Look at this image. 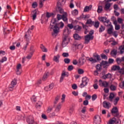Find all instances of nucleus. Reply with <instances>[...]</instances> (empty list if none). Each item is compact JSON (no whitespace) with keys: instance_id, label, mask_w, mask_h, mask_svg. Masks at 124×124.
I'll list each match as a JSON object with an SVG mask.
<instances>
[{"instance_id":"f257e3e1","label":"nucleus","mask_w":124,"mask_h":124,"mask_svg":"<svg viewBox=\"0 0 124 124\" xmlns=\"http://www.w3.org/2000/svg\"><path fill=\"white\" fill-rule=\"evenodd\" d=\"M64 26V24L62 22H61L60 23H57V19H52L49 26L50 29L53 30L52 35L55 37L57 36L58 33H59V31H60V29H62Z\"/></svg>"},{"instance_id":"f03ea898","label":"nucleus","mask_w":124,"mask_h":124,"mask_svg":"<svg viewBox=\"0 0 124 124\" xmlns=\"http://www.w3.org/2000/svg\"><path fill=\"white\" fill-rule=\"evenodd\" d=\"M93 58H94V59ZM93 58L91 57L88 59V61L91 62L92 63H95V62H97L98 61H101L100 56L98 54L93 55Z\"/></svg>"},{"instance_id":"7ed1b4c3","label":"nucleus","mask_w":124,"mask_h":124,"mask_svg":"<svg viewBox=\"0 0 124 124\" xmlns=\"http://www.w3.org/2000/svg\"><path fill=\"white\" fill-rule=\"evenodd\" d=\"M111 113L114 117H116L117 118H119L120 116V113L119 112V109L117 107H114L112 108L111 110Z\"/></svg>"},{"instance_id":"20e7f679","label":"nucleus","mask_w":124,"mask_h":124,"mask_svg":"<svg viewBox=\"0 0 124 124\" xmlns=\"http://www.w3.org/2000/svg\"><path fill=\"white\" fill-rule=\"evenodd\" d=\"M84 44H88L90 43V40H93V36L87 34L84 36Z\"/></svg>"},{"instance_id":"39448f33","label":"nucleus","mask_w":124,"mask_h":124,"mask_svg":"<svg viewBox=\"0 0 124 124\" xmlns=\"http://www.w3.org/2000/svg\"><path fill=\"white\" fill-rule=\"evenodd\" d=\"M89 82V78H82V83L80 84L79 87L80 88H84V87L87 86L88 85V83Z\"/></svg>"},{"instance_id":"423d86ee","label":"nucleus","mask_w":124,"mask_h":124,"mask_svg":"<svg viewBox=\"0 0 124 124\" xmlns=\"http://www.w3.org/2000/svg\"><path fill=\"white\" fill-rule=\"evenodd\" d=\"M27 122L28 124H37V123L34 121V118L32 116L28 117Z\"/></svg>"},{"instance_id":"0eeeda50","label":"nucleus","mask_w":124,"mask_h":124,"mask_svg":"<svg viewBox=\"0 0 124 124\" xmlns=\"http://www.w3.org/2000/svg\"><path fill=\"white\" fill-rule=\"evenodd\" d=\"M68 42H69V40L67 39V37L66 36L63 39V41L62 42V47H66L67 44H68Z\"/></svg>"},{"instance_id":"6e6552de","label":"nucleus","mask_w":124,"mask_h":124,"mask_svg":"<svg viewBox=\"0 0 124 124\" xmlns=\"http://www.w3.org/2000/svg\"><path fill=\"white\" fill-rule=\"evenodd\" d=\"M101 122V119H100V116L99 115H96L94 118V123L96 124H99Z\"/></svg>"},{"instance_id":"1a4fd4ad","label":"nucleus","mask_w":124,"mask_h":124,"mask_svg":"<svg viewBox=\"0 0 124 124\" xmlns=\"http://www.w3.org/2000/svg\"><path fill=\"white\" fill-rule=\"evenodd\" d=\"M103 106L106 109H109L111 107V103L107 102L106 101H104L103 102Z\"/></svg>"},{"instance_id":"9d476101","label":"nucleus","mask_w":124,"mask_h":124,"mask_svg":"<svg viewBox=\"0 0 124 124\" xmlns=\"http://www.w3.org/2000/svg\"><path fill=\"white\" fill-rule=\"evenodd\" d=\"M31 32L30 29H29L25 35V39H26L27 41H29V40L31 39Z\"/></svg>"},{"instance_id":"9b49d317","label":"nucleus","mask_w":124,"mask_h":124,"mask_svg":"<svg viewBox=\"0 0 124 124\" xmlns=\"http://www.w3.org/2000/svg\"><path fill=\"white\" fill-rule=\"evenodd\" d=\"M101 65H103L104 66V68H107L110 64H109V63L107 61H102V62L100 63Z\"/></svg>"},{"instance_id":"f8f14e48","label":"nucleus","mask_w":124,"mask_h":124,"mask_svg":"<svg viewBox=\"0 0 124 124\" xmlns=\"http://www.w3.org/2000/svg\"><path fill=\"white\" fill-rule=\"evenodd\" d=\"M54 83H51L49 85V86L46 87L45 88V90L46 92H47V91H51V90H53V89L54 88Z\"/></svg>"},{"instance_id":"ddd939ff","label":"nucleus","mask_w":124,"mask_h":124,"mask_svg":"<svg viewBox=\"0 0 124 124\" xmlns=\"http://www.w3.org/2000/svg\"><path fill=\"white\" fill-rule=\"evenodd\" d=\"M32 47H31L30 49V51L31 52L26 57V59H28V60H31L32 55H33V53H34V49H32Z\"/></svg>"},{"instance_id":"4468645a","label":"nucleus","mask_w":124,"mask_h":124,"mask_svg":"<svg viewBox=\"0 0 124 124\" xmlns=\"http://www.w3.org/2000/svg\"><path fill=\"white\" fill-rule=\"evenodd\" d=\"M104 24L106 27H108V28L109 27L113 26V25H112V23L111 22H110V20H109V19L106 20V21H105Z\"/></svg>"},{"instance_id":"2eb2a0df","label":"nucleus","mask_w":124,"mask_h":124,"mask_svg":"<svg viewBox=\"0 0 124 124\" xmlns=\"http://www.w3.org/2000/svg\"><path fill=\"white\" fill-rule=\"evenodd\" d=\"M111 78H112V74L110 73H108L102 76V78L105 80L106 79H111Z\"/></svg>"},{"instance_id":"dca6fc26","label":"nucleus","mask_w":124,"mask_h":124,"mask_svg":"<svg viewBox=\"0 0 124 124\" xmlns=\"http://www.w3.org/2000/svg\"><path fill=\"white\" fill-rule=\"evenodd\" d=\"M49 75H50L49 71H46L43 76V81H46L48 77H49Z\"/></svg>"},{"instance_id":"f3484780","label":"nucleus","mask_w":124,"mask_h":124,"mask_svg":"<svg viewBox=\"0 0 124 124\" xmlns=\"http://www.w3.org/2000/svg\"><path fill=\"white\" fill-rule=\"evenodd\" d=\"M62 19L65 23H67V21H68V19H67V14L66 13H64L62 14Z\"/></svg>"},{"instance_id":"a211bd4d","label":"nucleus","mask_w":124,"mask_h":124,"mask_svg":"<svg viewBox=\"0 0 124 124\" xmlns=\"http://www.w3.org/2000/svg\"><path fill=\"white\" fill-rule=\"evenodd\" d=\"M110 7H111V3H107L105 5V7L104 8V9L106 11H108V10H109V9H110Z\"/></svg>"},{"instance_id":"6ab92c4d","label":"nucleus","mask_w":124,"mask_h":124,"mask_svg":"<svg viewBox=\"0 0 124 124\" xmlns=\"http://www.w3.org/2000/svg\"><path fill=\"white\" fill-rule=\"evenodd\" d=\"M70 33V30L68 29V27H65L63 31L64 35H66V34H69Z\"/></svg>"},{"instance_id":"aec40b11","label":"nucleus","mask_w":124,"mask_h":124,"mask_svg":"<svg viewBox=\"0 0 124 124\" xmlns=\"http://www.w3.org/2000/svg\"><path fill=\"white\" fill-rule=\"evenodd\" d=\"M117 54H118V51L115 49H112L110 52L111 57H116V56H117Z\"/></svg>"},{"instance_id":"412c9836","label":"nucleus","mask_w":124,"mask_h":124,"mask_svg":"<svg viewBox=\"0 0 124 124\" xmlns=\"http://www.w3.org/2000/svg\"><path fill=\"white\" fill-rule=\"evenodd\" d=\"M21 64H18L16 66V74L17 75H20L21 74V71H20V70L21 69Z\"/></svg>"},{"instance_id":"4be33fe9","label":"nucleus","mask_w":124,"mask_h":124,"mask_svg":"<svg viewBox=\"0 0 124 124\" xmlns=\"http://www.w3.org/2000/svg\"><path fill=\"white\" fill-rule=\"evenodd\" d=\"M32 19L34 20L36 19V16L37 14V12L36 11V10L33 11V12H32Z\"/></svg>"},{"instance_id":"5701e85b","label":"nucleus","mask_w":124,"mask_h":124,"mask_svg":"<svg viewBox=\"0 0 124 124\" xmlns=\"http://www.w3.org/2000/svg\"><path fill=\"white\" fill-rule=\"evenodd\" d=\"M116 122H117V119L114 117L108 121V124H114Z\"/></svg>"},{"instance_id":"b1692460","label":"nucleus","mask_w":124,"mask_h":124,"mask_svg":"<svg viewBox=\"0 0 124 124\" xmlns=\"http://www.w3.org/2000/svg\"><path fill=\"white\" fill-rule=\"evenodd\" d=\"M98 19L100 22L104 23L106 20H107V17L106 16H100L98 17Z\"/></svg>"},{"instance_id":"393cba45","label":"nucleus","mask_w":124,"mask_h":124,"mask_svg":"<svg viewBox=\"0 0 124 124\" xmlns=\"http://www.w3.org/2000/svg\"><path fill=\"white\" fill-rule=\"evenodd\" d=\"M120 66L114 65L111 67V70L113 71H117L120 70Z\"/></svg>"},{"instance_id":"a878e982","label":"nucleus","mask_w":124,"mask_h":124,"mask_svg":"<svg viewBox=\"0 0 124 124\" xmlns=\"http://www.w3.org/2000/svg\"><path fill=\"white\" fill-rule=\"evenodd\" d=\"M109 28L107 30V32L108 34H112L113 33V26H110L108 27Z\"/></svg>"},{"instance_id":"bb28decb","label":"nucleus","mask_w":124,"mask_h":124,"mask_svg":"<svg viewBox=\"0 0 124 124\" xmlns=\"http://www.w3.org/2000/svg\"><path fill=\"white\" fill-rule=\"evenodd\" d=\"M60 55L58 54L57 56H55L53 58V61L55 62H56L59 63V59H60Z\"/></svg>"},{"instance_id":"cd10ccee","label":"nucleus","mask_w":124,"mask_h":124,"mask_svg":"<svg viewBox=\"0 0 124 124\" xmlns=\"http://www.w3.org/2000/svg\"><path fill=\"white\" fill-rule=\"evenodd\" d=\"M61 97V95H57L55 98V100L54 101V105H56L58 102H59V100H60V98Z\"/></svg>"},{"instance_id":"c85d7f7f","label":"nucleus","mask_w":124,"mask_h":124,"mask_svg":"<svg viewBox=\"0 0 124 124\" xmlns=\"http://www.w3.org/2000/svg\"><path fill=\"white\" fill-rule=\"evenodd\" d=\"M74 30L76 31H80L82 29V27L79 26V25H76L74 27Z\"/></svg>"},{"instance_id":"c756f323","label":"nucleus","mask_w":124,"mask_h":124,"mask_svg":"<svg viewBox=\"0 0 124 124\" xmlns=\"http://www.w3.org/2000/svg\"><path fill=\"white\" fill-rule=\"evenodd\" d=\"M115 97V94L114 93H110L109 95V101L111 102H113V99Z\"/></svg>"},{"instance_id":"7c9ffc66","label":"nucleus","mask_w":124,"mask_h":124,"mask_svg":"<svg viewBox=\"0 0 124 124\" xmlns=\"http://www.w3.org/2000/svg\"><path fill=\"white\" fill-rule=\"evenodd\" d=\"M41 106H42V102L39 101L36 105V108L37 109H40V108H41Z\"/></svg>"},{"instance_id":"2f4dec72","label":"nucleus","mask_w":124,"mask_h":124,"mask_svg":"<svg viewBox=\"0 0 124 124\" xmlns=\"http://www.w3.org/2000/svg\"><path fill=\"white\" fill-rule=\"evenodd\" d=\"M61 108H62L61 104H58V105L55 110V113H59V112H60V110H61Z\"/></svg>"},{"instance_id":"473e14b6","label":"nucleus","mask_w":124,"mask_h":124,"mask_svg":"<svg viewBox=\"0 0 124 124\" xmlns=\"http://www.w3.org/2000/svg\"><path fill=\"white\" fill-rule=\"evenodd\" d=\"M110 91H112V92H115V91L117 90V86L111 84L110 86Z\"/></svg>"},{"instance_id":"72a5a7b5","label":"nucleus","mask_w":124,"mask_h":124,"mask_svg":"<svg viewBox=\"0 0 124 124\" xmlns=\"http://www.w3.org/2000/svg\"><path fill=\"white\" fill-rule=\"evenodd\" d=\"M101 64H98L96 65V70L99 71V72H100L101 71V70L102 69V68H101Z\"/></svg>"},{"instance_id":"f704fd0d","label":"nucleus","mask_w":124,"mask_h":124,"mask_svg":"<svg viewBox=\"0 0 124 124\" xmlns=\"http://www.w3.org/2000/svg\"><path fill=\"white\" fill-rule=\"evenodd\" d=\"M119 50L120 51V53L121 54H124V46H119Z\"/></svg>"},{"instance_id":"c9c22d12","label":"nucleus","mask_w":124,"mask_h":124,"mask_svg":"<svg viewBox=\"0 0 124 124\" xmlns=\"http://www.w3.org/2000/svg\"><path fill=\"white\" fill-rule=\"evenodd\" d=\"M86 25H93L94 24V22L92 20V19H89L87 20L86 23Z\"/></svg>"},{"instance_id":"e433bc0d","label":"nucleus","mask_w":124,"mask_h":124,"mask_svg":"<svg viewBox=\"0 0 124 124\" xmlns=\"http://www.w3.org/2000/svg\"><path fill=\"white\" fill-rule=\"evenodd\" d=\"M74 38L75 40H79V39H81V37L78 34H75L74 35Z\"/></svg>"},{"instance_id":"4c0bfd02","label":"nucleus","mask_w":124,"mask_h":124,"mask_svg":"<svg viewBox=\"0 0 124 124\" xmlns=\"http://www.w3.org/2000/svg\"><path fill=\"white\" fill-rule=\"evenodd\" d=\"M40 48L43 51V52H47L48 51L47 48H46V47H45V46H43V45H41Z\"/></svg>"},{"instance_id":"58836bf2","label":"nucleus","mask_w":124,"mask_h":124,"mask_svg":"<svg viewBox=\"0 0 124 124\" xmlns=\"http://www.w3.org/2000/svg\"><path fill=\"white\" fill-rule=\"evenodd\" d=\"M99 24L100 23L98 22V21H95L93 24L94 27H95L96 29H98V28H99Z\"/></svg>"},{"instance_id":"ea45409f","label":"nucleus","mask_w":124,"mask_h":124,"mask_svg":"<svg viewBox=\"0 0 124 124\" xmlns=\"http://www.w3.org/2000/svg\"><path fill=\"white\" fill-rule=\"evenodd\" d=\"M65 76V73H63L62 74L61 77L60 78V82L62 83V81H63V79L64 78V77Z\"/></svg>"},{"instance_id":"a19ab883","label":"nucleus","mask_w":124,"mask_h":124,"mask_svg":"<svg viewBox=\"0 0 124 124\" xmlns=\"http://www.w3.org/2000/svg\"><path fill=\"white\" fill-rule=\"evenodd\" d=\"M17 84V80L16 79H14L11 83V85L14 87H15Z\"/></svg>"},{"instance_id":"79ce46f5","label":"nucleus","mask_w":124,"mask_h":124,"mask_svg":"<svg viewBox=\"0 0 124 124\" xmlns=\"http://www.w3.org/2000/svg\"><path fill=\"white\" fill-rule=\"evenodd\" d=\"M74 46H75L76 48H78V49H82V45L81 44H74Z\"/></svg>"},{"instance_id":"37998d69","label":"nucleus","mask_w":124,"mask_h":124,"mask_svg":"<svg viewBox=\"0 0 124 124\" xmlns=\"http://www.w3.org/2000/svg\"><path fill=\"white\" fill-rule=\"evenodd\" d=\"M119 100H120V97H117L113 101L114 105H117V104H118Z\"/></svg>"},{"instance_id":"c03bdc74","label":"nucleus","mask_w":124,"mask_h":124,"mask_svg":"<svg viewBox=\"0 0 124 124\" xmlns=\"http://www.w3.org/2000/svg\"><path fill=\"white\" fill-rule=\"evenodd\" d=\"M119 73H120V74L124 75V67H122L121 68V67L119 68V70H118Z\"/></svg>"},{"instance_id":"a18cd8bd","label":"nucleus","mask_w":124,"mask_h":124,"mask_svg":"<svg viewBox=\"0 0 124 124\" xmlns=\"http://www.w3.org/2000/svg\"><path fill=\"white\" fill-rule=\"evenodd\" d=\"M102 10H103L102 6H99L97 11L98 13H101V12H102Z\"/></svg>"},{"instance_id":"49530a36","label":"nucleus","mask_w":124,"mask_h":124,"mask_svg":"<svg viewBox=\"0 0 124 124\" xmlns=\"http://www.w3.org/2000/svg\"><path fill=\"white\" fill-rule=\"evenodd\" d=\"M102 87H104L105 88H107V87H108V85H109L108 82H107V81H103V83H102Z\"/></svg>"},{"instance_id":"de8ad7c7","label":"nucleus","mask_w":124,"mask_h":124,"mask_svg":"<svg viewBox=\"0 0 124 124\" xmlns=\"http://www.w3.org/2000/svg\"><path fill=\"white\" fill-rule=\"evenodd\" d=\"M105 31V27L101 25L99 29V32H102V31Z\"/></svg>"},{"instance_id":"09e8293b","label":"nucleus","mask_w":124,"mask_h":124,"mask_svg":"<svg viewBox=\"0 0 124 124\" xmlns=\"http://www.w3.org/2000/svg\"><path fill=\"white\" fill-rule=\"evenodd\" d=\"M114 19H115V16H112L111 19L113 20V24L115 26H116L118 25V22H117V20Z\"/></svg>"},{"instance_id":"8fccbe9b","label":"nucleus","mask_w":124,"mask_h":124,"mask_svg":"<svg viewBox=\"0 0 124 124\" xmlns=\"http://www.w3.org/2000/svg\"><path fill=\"white\" fill-rule=\"evenodd\" d=\"M116 62L118 64H120V63H121L123 61H122V58H117L116 59Z\"/></svg>"},{"instance_id":"3c124183","label":"nucleus","mask_w":124,"mask_h":124,"mask_svg":"<svg viewBox=\"0 0 124 124\" xmlns=\"http://www.w3.org/2000/svg\"><path fill=\"white\" fill-rule=\"evenodd\" d=\"M74 111V107L72 106V107H71L70 108L69 110V113H70L71 115L73 114Z\"/></svg>"},{"instance_id":"603ef678","label":"nucleus","mask_w":124,"mask_h":124,"mask_svg":"<svg viewBox=\"0 0 124 124\" xmlns=\"http://www.w3.org/2000/svg\"><path fill=\"white\" fill-rule=\"evenodd\" d=\"M72 14L74 16H76L78 15V10H77V9L74 10V11H73L72 12Z\"/></svg>"},{"instance_id":"864d4df0","label":"nucleus","mask_w":124,"mask_h":124,"mask_svg":"<svg viewBox=\"0 0 124 124\" xmlns=\"http://www.w3.org/2000/svg\"><path fill=\"white\" fill-rule=\"evenodd\" d=\"M78 74H83L84 73V70L82 69H78Z\"/></svg>"},{"instance_id":"5fc2aeb1","label":"nucleus","mask_w":124,"mask_h":124,"mask_svg":"<svg viewBox=\"0 0 124 124\" xmlns=\"http://www.w3.org/2000/svg\"><path fill=\"white\" fill-rule=\"evenodd\" d=\"M7 61V58L6 57H3L2 58V60H0V62H6Z\"/></svg>"},{"instance_id":"6e6d98bb","label":"nucleus","mask_w":124,"mask_h":124,"mask_svg":"<svg viewBox=\"0 0 124 124\" xmlns=\"http://www.w3.org/2000/svg\"><path fill=\"white\" fill-rule=\"evenodd\" d=\"M44 1H45V0H40V1H39L40 7L41 8L43 6V2H44Z\"/></svg>"},{"instance_id":"4d7b16f0","label":"nucleus","mask_w":124,"mask_h":124,"mask_svg":"<svg viewBox=\"0 0 124 124\" xmlns=\"http://www.w3.org/2000/svg\"><path fill=\"white\" fill-rule=\"evenodd\" d=\"M73 68H74L73 65H71L68 66L67 69L69 71H72V70H73Z\"/></svg>"},{"instance_id":"13d9d810","label":"nucleus","mask_w":124,"mask_h":124,"mask_svg":"<svg viewBox=\"0 0 124 124\" xmlns=\"http://www.w3.org/2000/svg\"><path fill=\"white\" fill-rule=\"evenodd\" d=\"M101 57L102 59H103V60H107V59H108V58L107 57V56H106L105 54H101Z\"/></svg>"},{"instance_id":"bf43d9fd","label":"nucleus","mask_w":124,"mask_h":124,"mask_svg":"<svg viewBox=\"0 0 124 124\" xmlns=\"http://www.w3.org/2000/svg\"><path fill=\"white\" fill-rule=\"evenodd\" d=\"M65 63H69L70 62V59L68 58H65L64 59Z\"/></svg>"},{"instance_id":"052dcab7","label":"nucleus","mask_w":124,"mask_h":124,"mask_svg":"<svg viewBox=\"0 0 124 124\" xmlns=\"http://www.w3.org/2000/svg\"><path fill=\"white\" fill-rule=\"evenodd\" d=\"M118 32L117 31H114L112 32V33H111V34H112V35H113V36H114V37H117L118 36Z\"/></svg>"},{"instance_id":"680f3d73","label":"nucleus","mask_w":124,"mask_h":124,"mask_svg":"<svg viewBox=\"0 0 124 124\" xmlns=\"http://www.w3.org/2000/svg\"><path fill=\"white\" fill-rule=\"evenodd\" d=\"M90 10V7L86 6L84 9V12H88Z\"/></svg>"},{"instance_id":"e2e57ef3","label":"nucleus","mask_w":124,"mask_h":124,"mask_svg":"<svg viewBox=\"0 0 124 124\" xmlns=\"http://www.w3.org/2000/svg\"><path fill=\"white\" fill-rule=\"evenodd\" d=\"M97 98V95H96V94H94L92 95L93 101H94V100H95V99H96Z\"/></svg>"},{"instance_id":"0e129e2a","label":"nucleus","mask_w":124,"mask_h":124,"mask_svg":"<svg viewBox=\"0 0 124 124\" xmlns=\"http://www.w3.org/2000/svg\"><path fill=\"white\" fill-rule=\"evenodd\" d=\"M57 18L59 20H62V15H61L60 14H58L57 16Z\"/></svg>"},{"instance_id":"69168bd1","label":"nucleus","mask_w":124,"mask_h":124,"mask_svg":"<svg viewBox=\"0 0 124 124\" xmlns=\"http://www.w3.org/2000/svg\"><path fill=\"white\" fill-rule=\"evenodd\" d=\"M114 62V59L109 58L108 59V64H111V63H113Z\"/></svg>"},{"instance_id":"338daca9","label":"nucleus","mask_w":124,"mask_h":124,"mask_svg":"<svg viewBox=\"0 0 124 124\" xmlns=\"http://www.w3.org/2000/svg\"><path fill=\"white\" fill-rule=\"evenodd\" d=\"M58 9L59 12H60L61 14H63V13H63V9H62V8L59 7L58 8Z\"/></svg>"},{"instance_id":"774afa93","label":"nucleus","mask_w":124,"mask_h":124,"mask_svg":"<svg viewBox=\"0 0 124 124\" xmlns=\"http://www.w3.org/2000/svg\"><path fill=\"white\" fill-rule=\"evenodd\" d=\"M65 94H63L62 95V98H61L62 102H64L65 100Z\"/></svg>"}]
</instances>
